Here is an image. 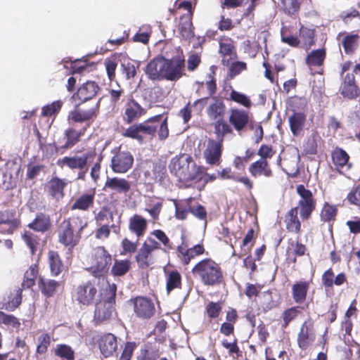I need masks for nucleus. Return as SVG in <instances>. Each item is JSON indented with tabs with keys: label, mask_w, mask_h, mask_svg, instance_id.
I'll list each match as a JSON object with an SVG mask.
<instances>
[{
	"label": "nucleus",
	"mask_w": 360,
	"mask_h": 360,
	"mask_svg": "<svg viewBox=\"0 0 360 360\" xmlns=\"http://www.w3.org/2000/svg\"><path fill=\"white\" fill-rule=\"evenodd\" d=\"M98 347L101 354L105 358L113 356L117 348L116 336L112 333L102 335L98 340Z\"/></svg>",
	"instance_id": "nucleus-26"
},
{
	"label": "nucleus",
	"mask_w": 360,
	"mask_h": 360,
	"mask_svg": "<svg viewBox=\"0 0 360 360\" xmlns=\"http://www.w3.org/2000/svg\"><path fill=\"white\" fill-rule=\"evenodd\" d=\"M205 315L208 322L217 319L222 313V303L221 302H208L205 307Z\"/></svg>",
	"instance_id": "nucleus-49"
},
{
	"label": "nucleus",
	"mask_w": 360,
	"mask_h": 360,
	"mask_svg": "<svg viewBox=\"0 0 360 360\" xmlns=\"http://www.w3.org/2000/svg\"><path fill=\"white\" fill-rule=\"evenodd\" d=\"M281 8L288 15H295L300 9L301 3L299 0H281Z\"/></svg>",
	"instance_id": "nucleus-53"
},
{
	"label": "nucleus",
	"mask_w": 360,
	"mask_h": 360,
	"mask_svg": "<svg viewBox=\"0 0 360 360\" xmlns=\"http://www.w3.org/2000/svg\"><path fill=\"white\" fill-rule=\"evenodd\" d=\"M311 283V280H299L292 285L291 296L295 304L299 306L304 304V308L308 307L309 304H305V302Z\"/></svg>",
	"instance_id": "nucleus-19"
},
{
	"label": "nucleus",
	"mask_w": 360,
	"mask_h": 360,
	"mask_svg": "<svg viewBox=\"0 0 360 360\" xmlns=\"http://www.w3.org/2000/svg\"><path fill=\"white\" fill-rule=\"evenodd\" d=\"M316 335L314 333V323L309 318L301 325L297 334V342L302 350H306L314 342Z\"/></svg>",
	"instance_id": "nucleus-17"
},
{
	"label": "nucleus",
	"mask_w": 360,
	"mask_h": 360,
	"mask_svg": "<svg viewBox=\"0 0 360 360\" xmlns=\"http://www.w3.org/2000/svg\"><path fill=\"white\" fill-rule=\"evenodd\" d=\"M160 352L159 349L145 346L141 349L139 360H157L160 359Z\"/></svg>",
	"instance_id": "nucleus-55"
},
{
	"label": "nucleus",
	"mask_w": 360,
	"mask_h": 360,
	"mask_svg": "<svg viewBox=\"0 0 360 360\" xmlns=\"http://www.w3.org/2000/svg\"><path fill=\"white\" fill-rule=\"evenodd\" d=\"M245 70H247L246 63L243 61L233 62L229 65V76L231 79H233Z\"/></svg>",
	"instance_id": "nucleus-64"
},
{
	"label": "nucleus",
	"mask_w": 360,
	"mask_h": 360,
	"mask_svg": "<svg viewBox=\"0 0 360 360\" xmlns=\"http://www.w3.org/2000/svg\"><path fill=\"white\" fill-rule=\"evenodd\" d=\"M86 226L87 222L80 216L73 215L63 219L57 228L58 243L72 251L79 244Z\"/></svg>",
	"instance_id": "nucleus-3"
},
{
	"label": "nucleus",
	"mask_w": 360,
	"mask_h": 360,
	"mask_svg": "<svg viewBox=\"0 0 360 360\" xmlns=\"http://www.w3.org/2000/svg\"><path fill=\"white\" fill-rule=\"evenodd\" d=\"M162 62L164 80L177 81L185 75V57L183 53L169 59L162 56Z\"/></svg>",
	"instance_id": "nucleus-8"
},
{
	"label": "nucleus",
	"mask_w": 360,
	"mask_h": 360,
	"mask_svg": "<svg viewBox=\"0 0 360 360\" xmlns=\"http://www.w3.org/2000/svg\"><path fill=\"white\" fill-rule=\"evenodd\" d=\"M192 16L193 13H186L180 17L178 30L181 37L186 40H190L194 37Z\"/></svg>",
	"instance_id": "nucleus-37"
},
{
	"label": "nucleus",
	"mask_w": 360,
	"mask_h": 360,
	"mask_svg": "<svg viewBox=\"0 0 360 360\" xmlns=\"http://www.w3.org/2000/svg\"><path fill=\"white\" fill-rule=\"evenodd\" d=\"M86 129V128L84 127L77 131L74 128L70 127L65 130L64 136L66 139V141L64 145L61 146L60 148L63 150L72 148L80 141V138L84 136Z\"/></svg>",
	"instance_id": "nucleus-41"
},
{
	"label": "nucleus",
	"mask_w": 360,
	"mask_h": 360,
	"mask_svg": "<svg viewBox=\"0 0 360 360\" xmlns=\"http://www.w3.org/2000/svg\"><path fill=\"white\" fill-rule=\"evenodd\" d=\"M63 106V102L60 100L53 101L51 104L44 106L41 109V115L44 117H51L56 115Z\"/></svg>",
	"instance_id": "nucleus-57"
},
{
	"label": "nucleus",
	"mask_w": 360,
	"mask_h": 360,
	"mask_svg": "<svg viewBox=\"0 0 360 360\" xmlns=\"http://www.w3.org/2000/svg\"><path fill=\"white\" fill-rule=\"evenodd\" d=\"M347 281L344 272L339 273L335 276L332 268L325 271L321 276V282L326 289L333 288V285L340 286Z\"/></svg>",
	"instance_id": "nucleus-29"
},
{
	"label": "nucleus",
	"mask_w": 360,
	"mask_h": 360,
	"mask_svg": "<svg viewBox=\"0 0 360 360\" xmlns=\"http://www.w3.org/2000/svg\"><path fill=\"white\" fill-rule=\"evenodd\" d=\"M176 255L180 262L184 266L188 265L193 260L192 255L190 253L188 248L184 243L177 247Z\"/></svg>",
	"instance_id": "nucleus-56"
},
{
	"label": "nucleus",
	"mask_w": 360,
	"mask_h": 360,
	"mask_svg": "<svg viewBox=\"0 0 360 360\" xmlns=\"http://www.w3.org/2000/svg\"><path fill=\"white\" fill-rule=\"evenodd\" d=\"M306 251V245L302 244L299 238H297L296 240H292V239L288 240V246L286 250V254L289 258L291 256L292 257L291 259V262L292 263L295 264L297 262V257L304 256Z\"/></svg>",
	"instance_id": "nucleus-42"
},
{
	"label": "nucleus",
	"mask_w": 360,
	"mask_h": 360,
	"mask_svg": "<svg viewBox=\"0 0 360 360\" xmlns=\"http://www.w3.org/2000/svg\"><path fill=\"white\" fill-rule=\"evenodd\" d=\"M340 94L349 100H355L360 96V88L356 84L354 74L347 73L340 86Z\"/></svg>",
	"instance_id": "nucleus-22"
},
{
	"label": "nucleus",
	"mask_w": 360,
	"mask_h": 360,
	"mask_svg": "<svg viewBox=\"0 0 360 360\" xmlns=\"http://www.w3.org/2000/svg\"><path fill=\"white\" fill-rule=\"evenodd\" d=\"M147 226V220L141 215L134 214L129 220V229L138 239L145 234Z\"/></svg>",
	"instance_id": "nucleus-40"
},
{
	"label": "nucleus",
	"mask_w": 360,
	"mask_h": 360,
	"mask_svg": "<svg viewBox=\"0 0 360 360\" xmlns=\"http://www.w3.org/2000/svg\"><path fill=\"white\" fill-rule=\"evenodd\" d=\"M168 112L155 115L142 122L130 125L123 136L136 140L141 143L147 138L153 139L156 136L160 141H165L169 136Z\"/></svg>",
	"instance_id": "nucleus-1"
},
{
	"label": "nucleus",
	"mask_w": 360,
	"mask_h": 360,
	"mask_svg": "<svg viewBox=\"0 0 360 360\" xmlns=\"http://www.w3.org/2000/svg\"><path fill=\"white\" fill-rule=\"evenodd\" d=\"M360 36L358 34H351L345 36L342 40V46L347 54L353 53L358 47Z\"/></svg>",
	"instance_id": "nucleus-51"
},
{
	"label": "nucleus",
	"mask_w": 360,
	"mask_h": 360,
	"mask_svg": "<svg viewBox=\"0 0 360 360\" xmlns=\"http://www.w3.org/2000/svg\"><path fill=\"white\" fill-rule=\"evenodd\" d=\"M146 112L147 110L131 96L124 103L122 119L124 123L130 124L139 120Z\"/></svg>",
	"instance_id": "nucleus-16"
},
{
	"label": "nucleus",
	"mask_w": 360,
	"mask_h": 360,
	"mask_svg": "<svg viewBox=\"0 0 360 360\" xmlns=\"http://www.w3.org/2000/svg\"><path fill=\"white\" fill-rule=\"evenodd\" d=\"M106 297L100 300L95 304L93 321L96 326L110 322L115 311L117 285L115 283L108 285L106 289Z\"/></svg>",
	"instance_id": "nucleus-5"
},
{
	"label": "nucleus",
	"mask_w": 360,
	"mask_h": 360,
	"mask_svg": "<svg viewBox=\"0 0 360 360\" xmlns=\"http://www.w3.org/2000/svg\"><path fill=\"white\" fill-rule=\"evenodd\" d=\"M331 158L335 169L340 173L343 169L348 171L352 167L349 154L342 148L335 147L331 153Z\"/></svg>",
	"instance_id": "nucleus-23"
},
{
	"label": "nucleus",
	"mask_w": 360,
	"mask_h": 360,
	"mask_svg": "<svg viewBox=\"0 0 360 360\" xmlns=\"http://www.w3.org/2000/svg\"><path fill=\"white\" fill-rule=\"evenodd\" d=\"M296 191L300 197L297 207L300 208V217L303 221L308 220L316 209V200L311 191L307 189L302 184L297 186Z\"/></svg>",
	"instance_id": "nucleus-11"
},
{
	"label": "nucleus",
	"mask_w": 360,
	"mask_h": 360,
	"mask_svg": "<svg viewBox=\"0 0 360 360\" xmlns=\"http://www.w3.org/2000/svg\"><path fill=\"white\" fill-rule=\"evenodd\" d=\"M95 195V189H91L88 192L82 194L80 196L75 199V202L71 205V210L87 211L94 205Z\"/></svg>",
	"instance_id": "nucleus-30"
},
{
	"label": "nucleus",
	"mask_w": 360,
	"mask_h": 360,
	"mask_svg": "<svg viewBox=\"0 0 360 360\" xmlns=\"http://www.w3.org/2000/svg\"><path fill=\"white\" fill-rule=\"evenodd\" d=\"M139 268L145 269L153 263L152 252L141 246L135 256Z\"/></svg>",
	"instance_id": "nucleus-48"
},
{
	"label": "nucleus",
	"mask_w": 360,
	"mask_h": 360,
	"mask_svg": "<svg viewBox=\"0 0 360 360\" xmlns=\"http://www.w3.org/2000/svg\"><path fill=\"white\" fill-rule=\"evenodd\" d=\"M284 222L285 228L289 232L296 234L300 233L302 231L301 222L298 218V207H292L285 215Z\"/></svg>",
	"instance_id": "nucleus-32"
},
{
	"label": "nucleus",
	"mask_w": 360,
	"mask_h": 360,
	"mask_svg": "<svg viewBox=\"0 0 360 360\" xmlns=\"http://www.w3.org/2000/svg\"><path fill=\"white\" fill-rule=\"evenodd\" d=\"M169 169L185 187H188L192 181H201L205 174L204 167L197 165L193 158L186 153L173 157Z\"/></svg>",
	"instance_id": "nucleus-2"
},
{
	"label": "nucleus",
	"mask_w": 360,
	"mask_h": 360,
	"mask_svg": "<svg viewBox=\"0 0 360 360\" xmlns=\"http://www.w3.org/2000/svg\"><path fill=\"white\" fill-rule=\"evenodd\" d=\"M250 122L249 112L243 109L231 108L229 115V124L238 132L244 130Z\"/></svg>",
	"instance_id": "nucleus-21"
},
{
	"label": "nucleus",
	"mask_w": 360,
	"mask_h": 360,
	"mask_svg": "<svg viewBox=\"0 0 360 360\" xmlns=\"http://www.w3.org/2000/svg\"><path fill=\"white\" fill-rule=\"evenodd\" d=\"M108 94L110 103L113 106H116L120 103L122 98L124 96L125 90L124 87L117 83L115 86H110L108 89Z\"/></svg>",
	"instance_id": "nucleus-50"
},
{
	"label": "nucleus",
	"mask_w": 360,
	"mask_h": 360,
	"mask_svg": "<svg viewBox=\"0 0 360 360\" xmlns=\"http://www.w3.org/2000/svg\"><path fill=\"white\" fill-rule=\"evenodd\" d=\"M144 72L147 77L152 81L164 80L162 56H158L150 60L147 63Z\"/></svg>",
	"instance_id": "nucleus-24"
},
{
	"label": "nucleus",
	"mask_w": 360,
	"mask_h": 360,
	"mask_svg": "<svg viewBox=\"0 0 360 360\" xmlns=\"http://www.w3.org/2000/svg\"><path fill=\"white\" fill-rule=\"evenodd\" d=\"M191 273L205 286L217 287L225 284V275L221 264L210 257L198 262Z\"/></svg>",
	"instance_id": "nucleus-4"
},
{
	"label": "nucleus",
	"mask_w": 360,
	"mask_h": 360,
	"mask_svg": "<svg viewBox=\"0 0 360 360\" xmlns=\"http://www.w3.org/2000/svg\"><path fill=\"white\" fill-rule=\"evenodd\" d=\"M90 263L87 270L95 277L103 276L112 264V255L105 247L97 246L91 254Z\"/></svg>",
	"instance_id": "nucleus-7"
},
{
	"label": "nucleus",
	"mask_w": 360,
	"mask_h": 360,
	"mask_svg": "<svg viewBox=\"0 0 360 360\" xmlns=\"http://www.w3.org/2000/svg\"><path fill=\"white\" fill-rule=\"evenodd\" d=\"M48 259L52 276H58L64 269V264L58 252L50 250L48 253Z\"/></svg>",
	"instance_id": "nucleus-47"
},
{
	"label": "nucleus",
	"mask_w": 360,
	"mask_h": 360,
	"mask_svg": "<svg viewBox=\"0 0 360 360\" xmlns=\"http://www.w3.org/2000/svg\"><path fill=\"white\" fill-rule=\"evenodd\" d=\"M51 345V336L49 333H42L38 338V345L36 349V353L39 354H45Z\"/></svg>",
	"instance_id": "nucleus-59"
},
{
	"label": "nucleus",
	"mask_w": 360,
	"mask_h": 360,
	"mask_svg": "<svg viewBox=\"0 0 360 360\" xmlns=\"http://www.w3.org/2000/svg\"><path fill=\"white\" fill-rule=\"evenodd\" d=\"M318 135L313 134L308 137L303 144V150L306 155H316L317 153Z\"/></svg>",
	"instance_id": "nucleus-58"
},
{
	"label": "nucleus",
	"mask_w": 360,
	"mask_h": 360,
	"mask_svg": "<svg viewBox=\"0 0 360 360\" xmlns=\"http://www.w3.org/2000/svg\"><path fill=\"white\" fill-rule=\"evenodd\" d=\"M20 221L15 218V213L12 211H0V226L5 225L6 228L1 231L3 233L11 234L18 227Z\"/></svg>",
	"instance_id": "nucleus-33"
},
{
	"label": "nucleus",
	"mask_w": 360,
	"mask_h": 360,
	"mask_svg": "<svg viewBox=\"0 0 360 360\" xmlns=\"http://www.w3.org/2000/svg\"><path fill=\"white\" fill-rule=\"evenodd\" d=\"M304 309V306H292L286 308L283 311L281 314V327L282 329L287 328L290 324L296 320L300 314H302V310Z\"/></svg>",
	"instance_id": "nucleus-34"
},
{
	"label": "nucleus",
	"mask_w": 360,
	"mask_h": 360,
	"mask_svg": "<svg viewBox=\"0 0 360 360\" xmlns=\"http://www.w3.org/2000/svg\"><path fill=\"white\" fill-rule=\"evenodd\" d=\"M95 158H96L95 151H87L80 156H65L58 160L57 165L60 167L65 166L72 170H83L89 162H93Z\"/></svg>",
	"instance_id": "nucleus-13"
},
{
	"label": "nucleus",
	"mask_w": 360,
	"mask_h": 360,
	"mask_svg": "<svg viewBox=\"0 0 360 360\" xmlns=\"http://www.w3.org/2000/svg\"><path fill=\"white\" fill-rule=\"evenodd\" d=\"M134 161V156L129 151L119 148L111 158L110 167L115 173L124 174L132 168Z\"/></svg>",
	"instance_id": "nucleus-15"
},
{
	"label": "nucleus",
	"mask_w": 360,
	"mask_h": 360,
	"mask_svg": "<svg viewBox=\"0 0 360 360\" xmlns=\"http://www.w3.org/2000/svg\"><path fill=\"white\" fill-rule=\"evenodd\" d=\"M248 172L253 178L262 176L266 178H271L274 175L270 164L266 160L258 159L252 162L248 167Z\"/></svg>",
	"instance_id": "nucleus-27"
},
{
	"label": "nucleus",
	"mask_w": 360,
	"mask_h": 360,
	"mask_svg": "<svg viewBox=\"0 0 360 360\" xmlns=\"http://www.w3.org/2000/svg\"><path fill=\"white\" fill-rule=\"evenodd\" d=\"M346 200L350 205L360 209V184L354 186L347 193Z\"/></svg>",
	"instance_id": "nucleus-62"
},
{
	"label": "nucleus",
	"mask_w": 360,
	"mask_h": 360,
	"mask_svg": "<svg viewBox=\"0 0 360 360\" xmlns=\"http://www.w3.org/2000/svg\"><path fill=\"white\" fill-rule=\"evenodd\" d=\"M229 99L245 108H250L252 104L250 99L246 95L234 89L231 91Z\"/></svg>",
	"instance_id": "nucleus-60"
},
{
	"label": "nucleus",
	"mask_w": 360,
	"mask_h": 360,
	"mask_svg": "<svg viewBox=\"0 0 360 360\" xmlns=\"http://www.w3.org/2000/svg\"><path fill=\"white\" fill-rule=\"evenodd\" d=\"M216 139H209L203 150V158L206 163L211 166H219L222 161L223 142L226 135L214 134Z\"/></svg>",
	"instance_id": "nucleus-9"
},
{
	"label": "nucleus",
	"mask_w": 360,
	"mask_h": 360,
	"mask_svg": "<svg viewBox=\"0 0 360 360\" xmlns=\"http://www.w3.org/2000/svg\"><path fill=\"white\" fill-rule=\"evenodd\" d=\"M100 226H101L95 231V238L98 240H105L108 238L110 235L111 229L115 234H120V226L119 225L112 224L109 226L108 224H102Z\"/></svg>",
	"instance_id": "nucleus-52"
},
{
	"label": "nucleus",
	"mask_w": 360,
	"mask_h": 360,
	"mask_svg": "<svg viewBox=\"0 0 360 360\" xmlns=\"http://www.w3.org/2000/svg\"><path fill=\"white\" fill-rule=\"evenodd\" d=\"M307 116L302 112H294L289 117V126L294 136H298L302 132Z\"/></svg>",
	"instance_id": "nucleus-38"
},
{
	"label": "nucleus",
	"mask_w": 360,
	"mask_h": 360,
	"mask_svg": "<svg viewBox=\"0 0 360 360\" xmlns=\"http://www.w3.org/2000/svg\"><path fill=\"white\" fill-rule=\"evenodd\" d=\"M76 301L85 306L92 304L98 296V290L95 281H87L79 284L74 292Z\"/></svg>",
	"instance_id": "nucleus-12"
},
{
	"label": "nucleus",
	"mask_w": 360,
	"mask_h": 360,
	"mask_svg": "<svg viewBox=\"0 0 360 360\" xmlns=\"http://www.w3.org/2000/svg\"><path fill=\"white\" fill-rule=\"evenodd\" d=\"M104 65L108 79L112 82L115 80V71L117 67V62L115 57L107 58L104 61Z\"/></svg>",
	"instance_id": "nucleus-61"
},
{
	"label": "nucleus",
	"mask_w": 360,
	"mask_h": 360,
	"mask_svg": "<svg viewBox=\"0 0 360 360\" xmlns=\"http://www.w3.org/2000/svg\"><path fill=\"white\" fill-rule=\"evenodd\" d=\"M22 289L18 288L13 291L10 292L7 298L4 297L0 302V309H4L8 311H13L18 309L22 303Z\"/></svg>",
	"instance_id": "nucleus-28"
},
{
	"label": "nucleus",
	"mask_w": 360,
	"mask_h": 360,
	"mask_svg": "<svg viewBox=\"0 0 360 360\" xmlns=\"http://www.w3.org/2000/svg\"><path fill=\"white\" fill-rule=\"evenodd\" d=\"M101 90V87L94 81H86L82 84L72 95L74 101H78V105H82L95 98Z\"/></svg>",
	"instance_id": "nucleus-18"
},
{
	"label": "nucleus",
	"mask_w": 360,
	"mask_h": 360,
	"mask_svg": "<svg viewBox=\"0 0 360 360\" xmlns=\"http://www.w3.org/2000/svg\"><path fill=\"white\" fill-rule=\"evenodd\" d=\"M338 208L336 205L325 202L320 211V219L323 224H328V231L333 233V225L337 219Z\"/></svg>",
	"instance_id": "nucleus-25"
},
{
	"label": "nucleus",
	"mask_w": 360,
	"mask_h": 360,
	"mask_svg": "<svg viewBox=\"0 0 360 360\" xmlns=\"http://www.w3.org/2000/svg\"><path fill=\"white\" fill-rule=\"evenodd\" d=\"M105 187L117 193H127L131 189L130 182L119 177L108 178Z\"/></svg>",
	"instance_id": "nucleus-36"
},
{
	"label": "nucleus",
	"mask_w": 360,
	"mask_h": 360,
	"mask_svg": "<svg viewBox=\"0 0 360 360\" xmlns=\"http://www.w3.org/2000/svg\"><path fill=\"white\" fill-rule=\"evenodd\" d=\"M219 53L221 56L223 65L229 66L231 60L238 58L237 50L234 41L230 37L221 39L219 42Z\"/></svg>",
	"instance_id": "nucleus-20"
},
{
	"label": "nucleus",
	"mask_w": 360,
	"mask_h": 360,
	"mask_svg": "<svg viewBox=\"0 0 360 360\" xmlns=\"http://www.w3.org/2000/svg\"><path fill=\"white\" fill-rule=\"evenodd\" d=\"M218 176L221 179H232L236 182L242 183L245 188L250 191L253 188V183L249 177L246 176H235L231 170V167L224 168L221 172L218 173Z\"/></svg>",
	"instance_id": "nucleus-45"
},
{
	"label": "nucleus",
	"mask_w": 360,
	"mask_h": 360,
	"mask_svg": "<svg viewBox=\"0 0 360 360\" xmlns=\"http://www.w3.org/2000/svg\"><path fill=\"white\" fill-rule=\"evenodd\" d=\"M133 305L134 312L136 316L142 320H148L152 318L155 313V307L152 300L143 297L136 296L130 300Z\"/></svg>",
	"instance_id": "nucleus-14"
},
{
	"label": "nucleus",
	"mask_w": 360,
	"mask_h": 360,
	"mask_svg": "<svg viewBox=\"0 0 360 360\" xmlns=\"http://www.w3.org/2000/svg\"><path fill=\"white\" fill-rule=\"evenodd\" d=\"M307 99L304 96H295L288 101L289 105L293 112L298 110H303L307 106Z\"/></svg>",
	"instance_id": "nucleus-63"
},
{
	"label": "nucleus",
	"mask_w": 360,
	"mask_h": 360,
	"mask_svg": "<svg viewBox=\"0 0 360 360\" xmlns=\"http://www.w3.org/2000/svg\"><path fill=\"white\" fill-rule=\"evenodd\" d=\"M28 227L37 232L45 233L50 230L51 221L49 215L42 212L37 213L33 221L28 224Z\"/></svg>",
	"instance_id": "nucleus-39"
},
{
	"label": "nucleus",
	"mask_w": 360,
	"mask_h": 360,
	"mask_svg": "<svg viewBox=\"0 0 360 360\" xmlns=\"http://www.w3.org/2000/svg\"><path fill=\"white\" fill-rule=\"evenodd\" d=\"M207 115L214 129V133L222 135L232 134L233 130L226 120V107L219 99L210 103L206 110Z\"/></svg>",
	"instance_id": "nucleus-6"
},
{
	"label": "nucleus",
	"mask_w": 360,
	"mask_h": 360,
	"mask_svg": "<svg viewBox=\"0 0 360 360\" xmlns=\"http://www.w3.org/2000/svg\"><path fill=\"white\" fill-rule=\"evenodd\" d=\"M66 186L67 182L65 179L57 176L51 178L47 184L49 195L57 200L63 198L65 195L64 188Z\"/></svg>",
	"instance_id": "nucleus-35"
},
{
	"label": "nucleus",
	"mask_w": 360,
	"mask_h": 360,
	"mask_svg": "<svg viewBox=\"0 0 360 360\" xmlns=\"http://www.w3.org/2000/svg\"><path fill=\"white\" fill-rule=\"evenodd\" d=\"M104 96L99 98L96 103L89 106L88 108H81L78 103L75 108L70 112L68 119L75 123L88 122L87 127L90 126L98 116L100 112V105Z\"/></svg>",
	"instance_id": "nucleus-10"
},
{
	"label": "nucleus",
	"mask_w": 360,
	"mask_h": 360,
	"mask_svg": "<svg viewBox=\"0 0 360 360\" xmlns=\"http://www.w3.org/2000/svg\"><path fill=\"white\" fill-rule=\"evenodd\" d=\"M131 268V262L129 259L114 260L110 269V274L114 277H122L126 275Z\"/></svg>",
	"instance_id": "nucleus-46"
},
{
	"label": "nucleus",
	"mask_w": 360,
	"mask_h": 360,
	"mask_svg": "<svg viewBox=\"0 0 360 360\" xmlns=\"http://www.w3.org/2000/svg\"><path fill=\"white\" fill-rule=\"evenodd\" d=\"M326 57V49L311 51L306 57L305 63L309 68L321 67L323 65Z\"/></svg>",
	"instance_id": "nucleus-43"
},
{
	"label": "nucleus",
	"mask_w": 360,
	"mask_h": 360,
	"mask_svg": "<svg viewBox=\"0 0 360 360\" xmlns=\"http://www.w3.org/2000/svg\"><path fill=\"white\" fill-rule=\"evenodd\" d=\"M166 291L169 295L174 290H181L182 276L177 269L165 270Z\"/></svg>",
	"instance_id": "nucleus-31"
},
{
	"label": "nucleus",
	"mask_w": 360,
	"mask_h": 360,
	"mask_svg": "<svg viewBox=\"0 0 360 360\" xmlns=\"http://www.w3.org/2000/svg\"><path fill=\"white\" fill-rule=\"evenodd\" d=\"M54 354L56 356L66 360H75V352L68 345H58L55 349Z\"/></svg>",
	"instance_id": "nucleus-54"
},
{
	"label": "nucleus",
	"mask_w": 360,
	"mask_h": 360,
	"mask_svg": "<svg viewBox=\"0 0 360 360\" xmlns=\"http://www.w3.org/2000/svg\"><path fill=\"white\" fill-rule=\"evenodd\" d=\"M60 285V282L55 280L45 279L42 277H39L38 280V286L41 293L47 297L53 296Z\"/></svg>",
	"instance_id": "nucleus-44"
}]
</instances>
